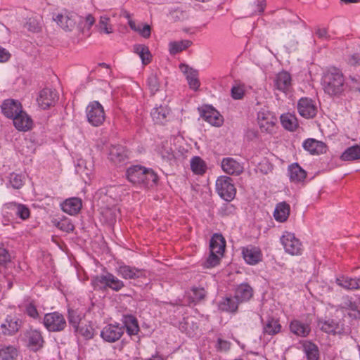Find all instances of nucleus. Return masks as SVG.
Listing matches in <instances>:
<instances>
[{"label":"nucleus","mask_w":360,"mask_h":360,"mask_svg":"<svg viewBox=\"0 0 360 360\" xmlns=\"http://www.w3.org/2000/svg\"><path fill=\"white\" fill-rule=\"evenodd\" d=\"M191 44L192 42L189 40L171 41L169 44V51L170 54L175 55L188 48Z\"/></svg>","instance_id":"41"},{"label":"nucleus","mask_w":360,"mask_h":360,"mask_svg":"<svg viewBox=\"0 0 360 360\" xmlns=\"http://www.w3.org/2000/svg\"><path fill=\"white\" fill-rule=\"evenodd\" d=\"M316 34L319 39H328L329 38L328 31L326 28H319L316 32Z\"/></svg>","instance_id":"63"},{"label":"nucleus","mask_w":360,"mask_h":360,"mask_svg":"<svg viewBox=\"0 0 360 360\" xmlns=\"http://www.w3.org/2000/svg\"><path fill=\"white\" fill-rule=\"evenodd\" d=\"M198 72L193 73H189V75L186 77L187 82L191 89L194 91H197L200 87V81L198 78Z\"/></svg>","instance_id":"54"},{"label":"nucleus","mask_w":360,"mask_h":360,"mask_svg":"<svg viewBox=\"0 0 360 360\" xmlns=\"http://www.w3.org/2000/svg\"><path fill=\"white\" fill-rule=\"evenodd\" d=\"M238 302L233 297H224L219 303V307L221 310L229 311V312H235L238 309Z\"/></svg>","instance_id":"42"},{"label":"nucleus","mask_w":360,"mask_h":360,"mask_svg":"<svg viewBox=\"0 0 360 360\" xmlns=\"http://www.w3.org/2000/svg\"><path fill=\"white\" fill-rule=\"evenodd\" d=\"M179 68L181 71L186 75V77L189 75V73H193L196 72V70H193V68H190L188 65L185 64H181L179 65Z\"/></svg>","instance_id":"64"},{"label":"nucleus","mask_w":360,"mask_h":360,"mask_svg":"<svg viewBox=\"0 0 360 360\" xmlns=\"http://www.w3.org/2000/svg\"><path fill=\"white\" fill-rule=\"evenodd\" d=\"M124 323L128 335L131 336L138 334L139 326L136 318L131 315L126 316L124 318Z\"/></svg>","instance_id":"35"},{"label":"nucleus","mask_w":360,"mask_h":360,"mask_svg":"<svg viewBox=\"0 0 360 360\" xmlns=\"http://www.w3.org/2000/svg\"><path fill=\"white\" fill-rule=\"evenodd\" d=\"M226 241L221 234L215 233L210 240V248L212 253L224 255Z\"/></svg>","instance_id":"26"},{"label":"nucleus","mask_w":360,"mask_h":360,"mask_svg":"<svg viewBox=\"0 0 360 360\" xmlns=\"http://www.w3.org/2000/svg\"><path fill=\"white\" fill-rule=\"evenodd\" d=\"M321 84L324 92L330 96H342L347 87L342 71L335 68L324 72Z\"/></svg>","instance_id":"1"},{"label":"nucleus","mask_w":360,"mask_h":360,"mask_svg":"<svg viewBox=\"0 0 360 360\" xmlns=\"http://www.w3.org/2000/svg\"><path fill=\"white\" fill-rule=\"evenodd\" d=\"M223 256V255H219L218 253H212V251H210V254L207 259L206 262H205V267L206 268H212L216 266L219 264L221 257Z\"/></svg>","instance_id":"51"},{"label":"nucleus","mask_w":360,"mask_h":360,"mask_svg":"<svg viewBox=\"0 0 360 360\" xmlns=\"http://www.w3.org/2000/svg\"><path fill=\"white\" fill-rule=\"evenodd\" d=\"M25 27L32 32H40L43 27L42 17L40 15H36L29 18L25 24Z\"/></svg>","instance_id":"33"},{"label":"nucleus","mask_w":360,"mask_h":360,"mask_svg":"<svg viewBox=\"0 0 360 360\" xmlns=\"http://www.w3.org/2000/svg\"><path fill=\"white\" fill-rule=\"evenodd\" d=\"M43 324L50 332H60L67 326L64 316L58 311L46 314L44 317Z\"/></svg>","instance_id":"4"},{"label":"nucleus","mask_w":360,"mask_h":360,"mask_svg":"<svg viewBox=\"0 0 360 360\" xmlns=\"http://www.w3.org/2000/svg\"><path fill=\"white\" fill-rule=\"evenodd\" d=\"M26 338L29 347L33 351H38L43 347L44 340L39 330L30 329L26 333Z\"/></svg>","instance_id":"18"},{"label":"nucleus","mask_w":360,"mask_h":360,"mask_svg":"<svg viewBox=\"0 0 360 360\" xmlns=\"http://www.w3.org/2000/svg\"><path fill=\"white\" fill-rule=\"evenodd\" d=\"M321 330L327 333H340L342 330V328L338 323L334 320L321 321L319 322Z\"/></svg>","instance_id":"32"},{"label":"nucleus","mask_w":360,"mask_h":360,"mask_svg":"<svg viewBox=\"0 0 360 360\" xmlns=\"http://www.w3.org/2000/svg\"><path fill=\"white\" fill-rule=\"evenodd\" d=\"M128 158L127 150L122 146H112L110 148L108 159L117 165L124 163Z\"/></svg>","instance_id":"19"},{"label":"nucleus","mask_w":360,"mask_h":360,"mask_svg":"<svg viewBox=\"0 0 360 360\" xmlns=\"http://www.w3.org/2000/svg\"><path fill=\"white\" fill-rule=\"evenodd\" d=\"M20 327L19 320L16 318L8 316L5 322L1 324L4 329L3 333L6 335H12L16 333Z\"/></svg>","instance_id":"31"},{"label":"nucleus","mask_w":360,"mask_h":360,"mask_svg":"<svg viewBox=\"0 0 360 360\" xmlns=\"http://www.w3.org/2000/svg\"><path fill=\"white\" fill-rule=\"evenodd\" d=\"M117 273L126 280H134L146 277V271L144 269L126 264L120 265L117 269Z\"/></svg>","instance_id":"12"},{"label":"nucleus","mask_w":360,"mask_h":360,"mask_svg":"<svg viewBox=\"0 0 360 360\" xmlns=\"http://www.w3.org/2000/svg\"><path fill=\"white\" fill-rule=\"evenodd\" d=\"M18 351L13 346H3L0 348V360H15Z\"/></svg>","instance_id":"45"},{"label":"nucleus","mask_w":360,"mask_h":360,"mask_svg":"<svg viewBox=\"0 0 360 360\" xmlns=\"http://www.w3.org/2000/svg\"><path fill=\"white\" fill-rule=\"evenodd\" d=\"M336 283L346 290H355L356 289V278H352L348 276H341L336 278Z\"/></svg>","instance_id":"47"},{"label":"nucleus","mask_w":360,"mask_h":360,"mask_svg":"<svg viewBox=\"0 0 360 360\" xmlns=\"http://www.w3.org/2000/svg\"><path fill=\"white\" fill-rule=\"evenodd\" d=\"M281 122L285 129L291 131H295L298 126L296 117L290 113L283 114L281 116Z\"/></svg>","instance_id":"36"},{"label":"nucleus","mask_w":360,"mask_h":360,"mask_svg":"<svg viewBox=\"0 0 360 360\" xmlns=\"http://www.w3.org/2000/svg\"><path fill=\"white\" fill-rule=\"evenodd\" d=\"M252 296V289L248 284H241L235 292L234 298L238 302H243L249 300Z\"/></svg>","instance_id":"29"},{"label":"nucleus","mask_w":360,"mask_h":360,"mask_svg":"<svg viewBox=\"0 0 360 360\" xmlns=\"http://www.w3.org/2000/svg\"><path fill=\"white\" fill-rule=\"evenodd\" d=\"M9 182L13 188L19 189L24 184V179L20 174L12 173L10 175Z\"/></svg>","instance_id":"52"},{"label":"nucleus","mask_w":360,"mask_h":360,"mask_svg":"<svg viewBox=\"0 0 360 360\" xmlns=\"http://www.w3.org/2000/svg\"><path fill=\"white\" fill-rule=\"evenodd\" d=\"M58 99L57 93L49 88H44L39 93L37 98L38 105L44 110L54 105Z\"/></svg>","instance_id":"11"},{"label":"nucleus","mask_w":360,"mask_h":360,"mask_svg":"<svg viewBox=\"0 0 360 360\" xmlns=\"http://www.w3.org/2000/svg\"><path fill=\"white\" fill-rule=\"evenodd\" d=\"M281 242L285 252L291 255H300L302 252V244L294 233L285 232L281 238Z\"/></svg>","instance_id":"7"},{"label":"nucleus","mask_w":360,"mask_h":360,"mask_svg":"<svg viewBox=\"0 0 360 360\" xmlns=\"http://www.w3.org/2000/svg\"><path fill=\"white\" fill-rule=\"evenodd\" d=\"M147 84L152 94L158 91L160 84L156 75H150L147 79Z\"/></svg>","instance_id":"56"},{"label":"nucleus","mask_w":360,"mask_h":360,"mask_svg":"<svg viewBox=\"0 0 360 360\" xmlns=\"http://www.w3.org/2000/svg\"><path fill=\"white\" fill-rule=\"evenodd\" d=\"M6 206L8 209L13 210L15 214L23 220H25L30 217V210L24 205L11 202L6 205Z\"/></svg>","instance_id":"38"},{"label":"nucleus","mask_w":360,"mask_h":360,"mask_svg":"<svg viewBox=\"0 0 360 360\" xmlns=\"http://www.w3.org/2000/svg\"><path fill=\"white\" fill-rule=\"evenodd\" d=\"M63 212L70 214H77L82 208V200L78 198H71L65 200L62 205Z\"/></svg>","instance_id":"23"},{"label":"nucleus","mask_w":360,"mask_h":360,"mask_svg":"<svg viewBox=\"0 0 360 360\" xmlns=\"http://www.w3.org/2000/svg\"><path fill=\"white\" fill-rule=\"evenodd\" d=\"M303 349L308 360H318L319 352L318 347L309 341H305L303 345Z\"/></svg>","instance_id":"37"},{"label":"nucleus","mask_w":360,"mask_h":360,"mask_svg":"<svg viewBox=\"0 0 360 360\" xmlns=\"http://www.w3.org/2000/svg\"><path fill=\"white\" fill-rule=\"evenodd\" d=\"M303 147L312 155H319L326 152V146L322 141L309 139L303 143Z\"/></svg>","instance_id":"22"},{"label":"nucleus","mask_w":360,"mask_h":360,"mask_svg":"<svg viewBox=\"0 0 360 360\" xmlns=\"http://www.w3.org/2000/svg\"><path fill=\"white\" fill-rule=\"evenodd\" d=\"M88 122L94 127L101 125L105 119L103 107L98 101L91 102L86 109Z\"/></svg>","instance_id":"6"},{"label":"nucleus","mask_w":360,"mask_h":360,"mask_svg":"<svg viewBox=\"0 0 360 360\" xmlns=\"http://www.w3.org/2000/svg\"><path fill=\"white\" fill-rule=\"evenodd\" d=\"M96 27L100 32H103L108 34L113 32V26L110 23V18L107 15H102L100 17Z\"/></svg>","instance_id":"46"},{"label":"nucleus","mask_w":360,"mask_h":360,"mask_svg":"<svg viewBox=\"0 0 360 360\" xmlns=\"http://www.w3.org/2000/svg\"><path fill=\"white\" fill-rule=\"evenodd\" d=\"M290 206L285 202H281L276 205L274 217L278 222H285L289 217Z\"/></svg>","instance_id":"24"},{"label":"nucleus","mask_w":360,"mask_h":360,"mask_svg":"<svg viewBox=\"0 0 360 360\" xmlns=\"http://www.w3.org/2000/svg\"><path fill=\"white\" fill-rule=\"evenodd\" d=\"M192 295H191V298L194 302L200 301L205 298L206 296L207 292L203 288L193 287L191 289Z\"/></svg>","instance_id":"55"},{"label":"nucleus","mask_w":360,"mask_h":360,"mask_svg":"<svg viewBox=\"0 0 360 360\" xmlns=\"http://www.w3.org/2000/svg\"><path fill=\"white\" fill-rule=\"evenodd\" d=\"M297 110L302 117L307 119L313 118L316 115L317 106L312 99L303 97L298 101Z\"/></svg>","instance_id":"9"},{"label":"nucleus","mask_w":360,"mask_h":360,"mask_svg":"<svg viewBox=\"0 0 360 360\" xmlns=\"http://www.w3.org/2000/svg\"><path fill=\"white\" fill-rule=\"evenodd\" d=\"M266 6V0H257L256 10L252 14H262L264 13Z\"/></svg>","instance_id":"61"},{"label":"nucleus","mask_w":360,"mask_h":360,"mask_svg":"<svg viewBox=\"0 0 360 360\" xmlns=\"http://www.w3.org/2000/svg\"><path fill=\"white\" fill-rule=\"evenodd\" d=\"M281 330L279 321L274 318H269L264 326V333L270 335L278 333Z\"/></svg>","instance_id":"40"},{"label":"nucleus","mask_w":360,"mask_h":360,"mask_svg":"<svg viewBox=\"0 0 360 360\" xmlns=\"http://www.w3.org/2000/svg\"><path fill=\"white\" fill-rule=\"evenodd\" d=\"M52 222L58 229L67 233L73 231L75 229V226L72 223L71 220L65 217L60 219H56L53 220Z\"/></svg>","instance_id":"43"},{"label":"nucleus","mask_w":360,"mask_h":360,"mask_svg":"<svg viewBox=\"0 0 360 360\" xmlns=\"http://www.w3.org/2000/svg\"><path fill=\"white\" fill-rule=\"evenodd\" d=\"M191 168L195 174L202 175L206 172V165L205 162L198 156L191 159Z\"/></svg>","instance_id":"48"},{"label":"nucleus","mask_w":360,"mask_h":360,"mask_svg":"<svg viewBox=\"0 0 360 360\" xmlns=\"http://www.w3.org/2000/svg\"><path fill=\"white\" fill-rule=\"evenodd\" d=\"M290 330L293 334L300 337H307L311 331L308 324L298 320H293L290 322Z\"/></svg>","instance_id":"25"},{"label":"nucleus","mask_w":360,"mask_h":360,"mask_svg":"<svg viewBox=\"0 0 360 360\" xmlns=\"http://www.w3.org/2000/svg\"><path fill=\"white\" fill-rule=\"evenodd\" d=\"M124 328L118 324H108L101 331V337L108 342H115L124 334Z\"/></svg>","instance_id":"10"},{"label":"nucleus","mask_w":360,"mask_h":360,"mask_svg":"<svg viewBox=\"0 0 360 360\" xmlns=\"http://www.w3.org/2000/svg\"><path fill=\"white\" fill-rule=\"evenodd\" d=\"M129 26L132 30L138 32L143 38L148 39L151 35V27L148 24L143 25L141 27V25H136L134 20H129Z\"/></svg>","instance_id":"44"},{"label":"nucleus","mask_w":360,"mask_h":360,"mask_svg":"<svg viewBox=\"0 0 360 360\" xmlns=\"http://www.w3.org/2000/svg\"><path fill=\"white\" fill-rule=\"evenodd\" d=\"M343 161H354L360 159V145H354L347 148L341 155Z\"/></svg>","instance_id":"34"},{"label":"nucleus","mask_w":360,"mask_h":360,"mask_svg":"<svg viewBox=\"0 0 360 360\" xmlns=\"http://www.w3.org/2000/svg\"><path fill=\"white\" fill-rule=\"evenodd\" d=\"M1 112L7 118L13 119L18 113L22 110L20 102L14 99L5 100L1 105Z\"/></svg>","instance_id":"17"},{"label":"nucleus","mask_w":360,"mask_h":360,"mask_svg":"<svg viewBox=\"0 0 360 360\" xmlns=\"http://www.w3.org/2000/svg\"><path fill=\"white\" fill-rule=\"evenodd\" d=\"M10 261V255L4 247H0V265L4 264Z\"/></svg>","instance_id":"58"},{"label":"nucleus","mask_w":360,"mask_h":360,"mask_svg":"<svg viewBox=\"0 0 360 360\" xmlns=\"http://www.w3.org/2000/svg\"><path fill=\"white\" fill-rule=\"evenodd\" d=\"M246 86L245 84L240 82H235L231 89V97L235 100L242 99L245 94Z\"/></svg>","instance_id":"49"},{"label":"nucleus","mask_w":360,"mask_h":360,"mask_svg":"<svg viewBox=\"0 0 360 360\" xmlns=\"http://www.w3.org/2000/svg\"><path fill=\"white\" fill-rule=\"evenodd\" d=\"M91 285L94 290H105L110 288L116 292L124 287V282L111 273L94 276L91 279Z\"/></svg>","instance_id":"2"},{"label":"nucleus","mask_w":360,"mask_h":360,"mask_svg":"<svg viewBox=\"0 0 360 360\" xmlns=\"http://www.w3.org/2000/svg\"><path fill=\"white\" fill-rule=\"evenodd\" d=\"M288 171L290 179L292 182L300 183L306 179L307 172L297 163L291 165Z\"/></svg>","instance_id":"28"},{"label":"nucleus","mask_w":360,"mask_h":360,"mask_svg":"<svg viewBox=\"0 0 360 360\" xmlns=\"http://www.w3.org/2000/svg\"><path fill=\"white\" fill-rule=\"evenodd\" d=\"M222 170L229 174L238 176L243 172L244 167L242 163L233 158H223L221 162Z\"/></svg>","instance_id":"14"},{"label":"nucleus","mask_w":360,"mask_h":360,"mask_svg":"<svg viewBox=\"0 0 360 360\" xmlns=\"http://www.w3.org/2000/svg\"><path fill=\"white\" fill-rule=\"evenodd\" d=\"M26 313L34 319H36L38 317L39 314L37 311V309L34 305L32 304H29L26 307Z\"/></svg>","instance_id":"62"},{"label":"nucleus","mask_w":360,"mask_h":360,"mask_svg":"<svg viewBox=\"0 0 360 360\" xmlns=\"http://www.w3.org/2000/svg\"><path fill=\"white\" fill-rule=\"evenodd\" d=\"M143 179V181L141 185L144 186H152L157 183L158 177L152 169H146Z\"/></svg>","instance_id":"50"},{"label":"nucleus","mask_w":360,"mask_h":360,"mask_svg":"<svg viewBox=\"0 0 360 360\" xmlns=\"http://www.w3.org/2000/svg\"><path fill=\"white\" fill-rule=\"evenodd\" d=\"M77 15L66 9L53 13L52 19L64 31H72L77 25Z\"/></svg>","instance_id":"3"},{"label":"nucleus","mask_w":360,"mask_h":360,"mask_svg":"<svg viewBox=\"0 0 360 360\" xmlns=\"http://www.w3.org/2000/svg\"><path fill=\"white\" fill-rule=\"evenodd\" d=\"M11 57V53L5 48L0 46V63L8 62Z\"/></svg>","instance_id":"60"},{"label":"nucleus","mask_w":360,"mask_h":360,"mask_svg":"<svg viewBox=\"0 0 360 360\" xmlns=\"http://www.w3.org/2000/svg\"><path fill=\"white\" fill-rule=\"evenodd\" d=\"M146 172V168L135 165L127 169L126 176L129 181L133 184L141 185L143 181L144 172Z\"/></svg>","instance_id":"21"},{"label":"nucleus","mask_w":360,"mask_h":360,"mask_svg":"<svg viewBox=\"0 0 360 360\" xmlns=\"http://www.w3.org/2000/svg\"><path fill=\"white\" fill-rule=\"evenodd\" d=\"M242 253L245 262L250 265H255L262 259L261 250L257 247L243 248Z\"/></svg>","instance_id":"20"},{"label":"nucleus","mask_w":360,"mask_h":360,"mask_svg":"<svg viewBox=\"0 0 360 360\" xmlns=\"http://www.w3.org/2000/svg\"><path fill=\"white\" fill-rule=\"evenodd\" d=\"M340 307L343 309L348 310L349 316L354 319H360V311L359 307L355 302L352 300V298L347 296L343 297V301L340 304Z\"/></svg>","instance_id":"27"},{"label":"nucleus","mask_w":360,"mask_h":360,"mask_svg":"<svg viewBox=\"0 0 360 360\" xmlns=\"http://www.w3.org/2000/svg\"><path fill=\"white\" fill-rule=\"evenodd\" d=\"M68 320L70 323L75 328V330H77L79 329V325L81 321V317L78 313L73 309H69Z\"/></svg>","instance_id":"53"},{"label":"nucleus","mask_w":360,"mask_h":360,"mask_svg":"<svg viewBox=\"0 0 360 360\" xmlns=\"http://www.w3.org/2000/svg\"><path fill=\"white\" fill-rule=\"evenodd\" d=\"M169 112L170 110L167 106L160 105L159 107L154 108L150 115L155 123L163 124L167 121Z\"/></svg>","instance_id":"30"},{"label":"nucleus","mask_w":360,"mask_h":360,"mask_svg":"<svg viewBox=\"0 0 360 360\" xmlns=\"http://www.w3.org/2000/svg\"><path fill=\"white\" fill-rule=\"evenodd\" d=\"M258 124L263 131L271 132L276 122V117L269 111H260L257 116Z\"/></svg>","instance_id":"15"},{"label":"nucleus","mask_w":360,"mask_h":360,"mask_svg":"<svg viewBox=\"0 0 360 360\" xmlns=\"http://www.w3.org/2000/svg\"><path fill=\"white\" fill-rule=\"evenodd\" d=\"M216 190L221 198L231 201L236 195V188L231 178L226 176H220L216 181Z\"/></svg>","instance_id":"5"},{"label":"nucleus","mask_w":360,"mask_h":360,"mask_svg":"<svg viewBox=\"0 0 360 360\" xmlns=\"http://www.w3.org/2000/svg\"><path fill=\"white\" fill-rule=\"evenodd\" d=\"M86 339H91L94 337V330L91 326L85 325L84 326L79 327L77 330Z\"/></svg>","instance_id":"57"},{"label":"nucleus","mask_w":360,"mask_h":360,"mask_svg":"<svg viewBox=\"0 0 360 360\" xmlns=\"http://www.w3.org/2000/svg\"><path fill=\"white\" fill-rule=\"evenodd\" d=\"M13 123L14 127L20 131H27L30 130L33 126V121L27 113L22 110L20 112L13 117Z\"/></svg>","instance_id":"16"},{"label":"nucleus","mask_w":360,"mask_h":360,"mask_svg":"<svg viewBox=\"0 0 360 360\" xmlns=\"http://www.w3.org/2000/svg\"><path fill=\"white\" fill-rule=\"evenodd\" d=\"M274 88L288 95L293 91V82L291 75L287 71L278 72L274 79Z\"/></svg>","instance_id":"8"},{"label":"nucleus","mask_w":360,"mask_h":360,"mask_svg":"<svg viewBox=\"0 0 360 360\" xmlns=\"http://www.w3.org/2000/svg\"><path fill=\"white\" fill-rule=\"evenodd\" d=\"M134 51L139 56L143 65H147L151 61V54L148 46L143 44L134 46Z\"/></svg>","instance_id":"39"},{"label":"nucleus","mask_w":360,"mask_h":360,"mask_svg":"<svg viewBox=\"0 0 360 360\" xmlns=\"http://www.w3.org/2000/svg\"><path fill=\"white\" fill-rule=\"evenodd\" d=\"M200 115L205 121L213 126L219 127L224 122L223 117L220 113L210 105L202 108Z\"/></svg>","instance_id":"13"},{"label":"nucleus","mask_w":360,"mask_h":360,"mask_svg":"<svg viewBox=\"0 0 360 360\" xmlns=\"http://www.w3.org/2000/svg\"><path fill=\"white\" fill-rule=\"evenodd\" d=\"M347 63L350 65L356 66L360 65V53H354L348 56Z\"/></svg>","instance_id":"59"}]
</instances>
